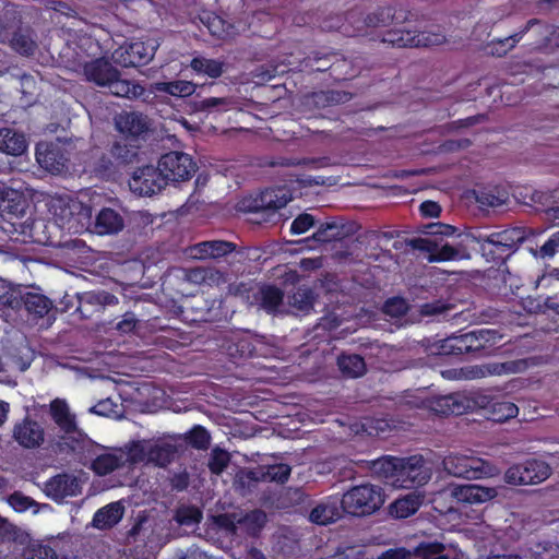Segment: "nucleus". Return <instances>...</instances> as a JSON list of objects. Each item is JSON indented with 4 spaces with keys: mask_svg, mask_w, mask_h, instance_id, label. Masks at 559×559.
I'll list each match as a JSON object with an SVG mask.
<instances>
[{
    "mask_svg": "<svg viewBox=\"0 0 559 559\" xmlns=\"http://www.w3.org/2000/svg\"><path fill=\"white\" fill-rule=\"evenodd\" d=\"M371 469L384 484L394 488H418L430 479V473L420 454L408 457L384 455L372 461Z\"/></svg>",
    "mask_w": 559,
    "mask_h": 559,
    "instance_id": "obj_1",
    "label": "nucleus"
},
{
    "mask_svg": "<svg viewBox=\"0 0 559 559\" xmlns=\"http://www.w3.org/2000/svg\"><path fill=\"white\" fill-rule=\"evenodd\" d=\"M394 19V9L390 5L379 7L366 16L359 8H354L345 13L344 20L336 15L323 22V28L329 31H341L349 36H359L366 33L369 27L389 25Z\"/></svg>",
    "mask_w": 559,
    "mask_h": 559,
    "instance_id": "obj_2",
    "label": "nucleus"
},
{
    "mask_svg": "<svg viewBox=\"0 0 559 559\" xmlns=\"http://www.w3.org/2000/svg\"><path fill=\"white\" fill-rule=\"evenodd\" d=\"M473 239L480 246L483 257L497 265L504 263L524 241L521 228H507L489 235L472 234Z\"/></svg>",
    "mask_w": 559,
    "mask_h": 559,
    "instance_id": "obj_3",
    "label": "nucleus"
},
{
    "mask_svg": "<svg viewBox=\"0 0 559 559\" xmlns=\"http://www.w3.org/2000/svg\"><path fill=\"white\" fill-rule=\"evenodd\" d=\"M383 503V489L372 484L354 486L347 490L341 499L343 512L355 516L372 514L379 510Z\"/></svg>",
    "mask_w": 559,
    "mask_h": 559,
    "instance_id": "obj_4",
    "label": "nucleus"
},
{
    "mask_svg": "<svg viewBox=\"0 0 559 559\" xmlns=\"http://www.w3.org/2000/svg\"><path fill=\"white\" fill-rule=\"evenodd\" d=\"M140 148L141 143L120 136L110 144L107 153L98 157L94 170L102 176L112 175L120 167L135 163Z\"/></svg>",
    "mask_w": 559,
    "mask_h": 559,
    "instance_id": "obj_5",
    "label": "nucleus"
},
{
    "mask_svg": "<svg viewBox=\"0 0 559 559\" xmlns=\"http://www.w3.org/2000/svg\"><path fill=\"white\" fill-rule=\"evenodd\" d=\"M442 464L449 475L465 479L492 476L495 472L491 463L480 457L462 454H449L443 459Z\"/></svg>",
    "mask_w": 559,
    "mask_h": 559,
    "instance_id": "obj_6",
    "label": "nucleus"
},
{
    "mask_svg": "<svg viewBox=\"0 0 559 559\" xmlns=\"http://www.w3.org/2000/svg\"><path fill=\"white\" fill-rule=\"evenodd\" d=\"M445 41L442 33L416 32L404 27H394L386 31L381 43L388 44L393 48H419L439 46Z\"/></svg>",
    "mask_w": 559,
    "mask_h": 559,
    "instance_id": "obj_7",
    "label": "nucleus"
},
{
    "mask_svg": "<svg viewBox=\"0 0 559 559\" xmlns=\"http://www.w3.org/2000/svg\"><path fill=\"white\" fill-rule=\"evenodd\" d=\"M550 465L538 459H528L510 466L504 473V481L509 485H537L549 478Z\"/></svg>",
    "mask_w": 559,
    "mask_h": 559,
    "instance_id": "obj_8",
    "label": "nucleus"
},
{
    "mask_svg": "<svg viewBox=\"0 0 559 559\" xmlns=\"http://www.w3.org/2000/svg\"><path fill=\"white\" fill-rule=\"evenodd\" d=\"M413 249L427 252L430 262L462 261L471 259V252L462 243L450 245L448 242L439 245L437 240L430 238L417 237L409 240Z\"/></svg>",
    "mask_w": 559,
    "mask_h": 559,
    "instance_id": "obj_9",
    "label": "nucleus"
},
{
    "mask_svg": "<svg viewBox=\"0 0 559 559\" xmlns=\"http://www.w3.org/2000/svg\"><path fill=\"white\" fill-rule=\"evenodd\" d=\"M168 186L162 167L144 165L138 167L129 179L130 190L140 197H152L162 192Z\"/></svg>",
    "mask_w": 559,
    "mask_h": 559,
    "instance_id": "obj_10",
    "label": "nucleus"
},
{
    "mask_svg": "<svg viewBox=\"0 0 559 559\" xmlns=\"http://www.w3.org/2000/svg\"><path fill=\"white\" fill-rule=\"evenodd\" d=\"M163 175L169 182H182L192 178L197 171V164L193 158L183 152L171 151L163 154L158 159Z\"/></svg>",
    "mask_w": 559,
    "mask_h": 559,
    "instance_id": "obj_11",
    "label": "nucleus"
},
{
    "mask_svg": "<svg viewBox=\"0 0 559 559\" xmlns=\"http://www.w3.org/2000/svg\"><path fill=\"white\" fill-rule=\"evenodd\" d=\"M158 45L155 40L133 41L116 51L117 61L126 68L146 66L155 56Z\"/></svg>",
    "mask_w": 559,
    "mask_h": 559,
    "instance_id": "obj_12",
    "label": "nucleus"
},
{
    "mask_svg": "<svg viewBox=\"0 0 559 559\" xmlns=\"http://www.w3.org/2000/svg\"><path fill=\"white\" fill-rule=\"evenodd\" d=\"M115 127L122 138L140 143L150 130V123L141 112L122 110L115 116Z\"/></svg>",
    "mask_w": 559,
    "mask_h": 559,
    "instance_id": "obj_13",
    "label": "nucleus"
},
{
    "mask_svg": "<svg viewBox=\"0 0 559 559\" xmlns=\"http://www.w3.org/2000/svg\"><path fill=\"white\" fill-rule=\"evenodd\" d=\"M475 405L474 399L461 392L436 396L429 402L430 409L440 416L463 415L473 409Z\"/></svg>",
    "mask_w": 559,
    "mask_h": 559,
    "instance_id": "obj_14",
    "label": "nucleus"
},
{
    "mask_svg": "<svg viewBox=\"0 0 559 559\" xmlns=\"http://www.w3.org/2000/svg\"><path fill=\"white\" fill-rule=\"evenodd\" d=\"M36 160L47 171L61 174L68 169L70 157L63 145L45 143L36 146Z\"/></svg>",
    "mask_w": 559,
    "mask_h": 559,
    "instance_id": "obj_15",
    "label": "nucleus"
},
{
    "mask_svg": "<svg viewBox=\"0 0 559 559\" xmlns=\"http://www.w3.org/2000/svg\"><path fill=\"white\" fill-rule=\"evenodd\" d=\"M23 288L0 278V318L8 323L15 322L21 317Z\"/></svg>",
    "mask_w": 559,
    "mask_h": 559,
    "instance_id": "obj_16",
    "label": "nucleus"
},
{
    "mask_svg": "<svg viewBox=\"0 0 559 559\" xmlns=\"http://www.w3.org/2000/svg\"><path fill=\"white\" fill-rule=\"evenodd\" d=\"M258 341L249 334L233 333L226 336L222 349L234 364L258 356Z\"/></svg>",
    "mask_w": 559,
    "mask_h": 559,
    "instance_id": "obj_17",
    "label": "nucleus"
},
{
    "mask_svg": "<svg viewBox=\"0 0 559 559\" xmlns=\"http://www.w3.org/2000/svg\"><path fill=\"white\" fill-rule=\"evenodd\" d=\"M13 438L24 449H37L45 440V431L36 420L25 416L14 425Z\"/></svg>",
    "mask_w": 559,
    "mask_h": 559,
    "instance_id": "obj_18",
    "label": "nucleus"
},
{
    "mask_svg": "<svg viewBox=\"0 0 559 559\" xmlns=\"http://www.w3.org/2000/svg\"><path fill=\"white\" fill-rule=\"evenodd\" d=\"M46 493L55 501H62L68 497L81 493L78 478L71 474L62 473L51 477L45 485Z\"/></svg>",
    "mask_w": 559,
    "mask_h": 559,
    "instance_id": "obj_19",
    "label": "nucleus"
},
{
    "mask_svg": "<svg viewBox=\"0 0 559 559\" xmlns=\"http://www.w3.org/2000/svg\"><path fill=\"white\" fill-rule=\"evenodd\" d=\"M290 195L284 188H267L254 200L253 211L263 212L267 215L275 214L278 210L285 207L290 201Z\"/></svg>",
    "mask_w": 559,
    "mask_h": 559,
    "instance_id": "obj_20",
    "label": "nucleus"
},
{
    "mask_svg": "<svg viewBox=\"0 0 559 559\" xmlns=\"http://www.w3.org/2000/svg\"><path fill=\"white\" fill-rule=\"evenodd\" d=\"M236 243L225 240L202 241L189 247V255L193 259H218L236 250Z\"/></svg>",
    "mask_w": 559,
    "mask_h": 559,
    "instance_id": "obj_21",
    "label": "nucleus"
},
{
    "mask_svg": "<svg viewBox=\"0 0 559 559\" xmlns=\"http://www.w3.org/2000/svg\"><path fill=\"white\" fill-rule=\"evenodd\" d=\"M27 203L24 197L16 190L4 186V192L0 195V216L5 221L24 216Z\"/></svg>",
    "mask_w": 559,
    "mask_h": 559,
    "instance_id": "obj_22",
    "label": "nucleus"
},
{
    "mask_svg": "<svg viewBox=\"0 0 559 559\" xmlns=\"http://www.w3.org/2000/svg\"><path fill=\"white\" fill-rule=\"evenodd\" d=\"M540 24L537 19H531L526 24L516 33L504 37L495 38L487 44V50L490 56L504 57L510 50H512L516 44L523 38V36L534 26Z\"/></svg>",
    "mask_w": 559,
    "mask_h": 559,
    "instance_id": "obj_23",
    "label": "nucleus"
},
{
    "mask_svg": "<svg viewBox=\"0 0 559 559\" xmlns=\"http://www.w3.org/2000/svg\"><path fill=\"white\" fill-rule=\"evenodd\" d=\"M83 72L87 81L99 86H107V84L116 78V74H118V70L104 58H98L85 63Z\"/></svg>",
    "mask_w": 559,
    "mask_h": 559,
    "instance_id": "obj_24",
    "label": "nucleus"
},
{
    "mask_svg": "<svg viewBox=\"0 0 559 559\" xmlns=\"http://www.w3.org/2000/svg\"><path fill=\"white\" fill-rule=\"evenodd\" d=\"M453 497L463 503H483L491 500L497 496V491L491 487H484L475 484L456 486L453 491Z\"/></svg>",
    "mask_w": 559,
    "mask_h": 559,
    "instance_id": "obj_25",
    "label": "nucleus"
},
{
    "mask_svg": "<svg viewBox=\"0 0 559 559\" xmlns=\"http://www.w3.org/2000/svg\"><path fill=\"white\" fill-rule=\"evenodd\" d=\"M107 86L110 93L118 97L129 99L142 98L146 100L151 95V93H148V88H145L135 81L121 79L119 72L116 74V78L107 84Z\"/></svg>",
    "mask_w": 559,
    "mask_h": 559,
    "instance_id": "obj_26",
    "label": "nucleus"
},
{
    "mask_svg": "<svg viewBox=\"0 0 559 559\" xmlns=\"http://www.w3.org/2000/svg\"><path fill=\"white\" fill-rule=\"evenodd\" d=\"M500 338L501 335L496 330L479 329L472 331L469 356L480 358L488 355Z\"/></svg>",
    "mask_w": 559,
    "mask_h": 559,
    "instance_id": "obj_27",
    "label": "nucleus"
},
{
    "mask_svg": "<svg viewBox=\"0 0 559 559\" xmlns=\"http://www.w3.org/2000/svg\"><path fill=\"white\" fill-rule=\"evenodd\" d=\"M423 501L424 496L421 493L412 491L392 502L389 512L395 519H407L419 510Z\"/></svg>",
    "mask_w": 559,
    "mask_h": 559,
    "instance_id": "obj_28",
    "label": "nucleus"
},
{
    "mask_svg": "<svg viewBox=\"0 0 559 559\" xmlns=\"http://www.w3.org/2000/svg\"><path fill=\"white\" fill-rule=\"evenodd\" d=\"M52 301L45 295L23 290V301H21V313L25 311L34 318H44L52 309Z\"/></svg>",
    "mask_w": 559,
    "mask_h": 559,
    "instance_id": "obj_29",
    "label": "nucleus"
},
{
    "mask_svg": "<svg viewBox=\"0 0 559 559\" xmlns=\"http://www.w3.org/2000/svg\"><path fill=\"white\" fill-rule=\"evenodd\" d=\"M27 148L25 135L10 128L0 129V151L12 155H22Z\"/></svg>",
    "mask_w": 559,
    "mask_h": 559,
    "instance_id": "obj_30",
    "label": "nucleus"
},
{
    "mask_svg": "<svg viewBox=\"0 0 559 559\" xmlns=\"http://www.w3.org/2000/svg\"><path fill=\"white\" fill-rule=\"evenodd\" d=\"M50 416L61 431L66 433H73L76 431L75 417L70 414L66 401L55 399L50 403Z\"/></svg>",
    "mask_w": 559,
    "mask_h": 559,
    "instance_id": "obj_31",
    "label": "nucleus"
},
{
    "mask_svg": "<svg viewBox=\"0 0 559 559\" xmlns=\"http://www.w3.org/2000/svg\"><path fill=\"white\" fill-rule=\"evenodd\" d=\"M342 507L337 501H328L317 504L310 512L309 520L318 525H328L341 519Z\"/></svg>",
    "mask_w": 559,
    "mask_h": 559,
    "instance_id": "obj_32",
    "label": "nucleus"
},
{
    "mask_svg": "<svg viewBox=\"0 0 559 559\" xmlns=\"http://www.w3.org/2000/svg\"><path fill=\"white\" fill-rule=\"evenodd\" d=\"M288 305L296 311L307 314L314 306L316 294L312 288L302 285L297 286L287 296Z\"/></svg>",
    "mask_w": 559,
    "mask_h": 559,
    "instance_id": "obj_33",
    "label": "nucleus"
},
{
    "mask_svg": "<svg viewBox=\"0 0 559 559\" xmlns=\"http://www.w3.org/2000/svg\"><path fill=\"white\" fill-rule=\"evenodd\" d=\"M195 92V85L188 81L155 82L151 83L148 93L166 94L171 96H189Z\"/></svg>",
    "mask_w": 559,
    "mask_h": 559,
    "instance_id": "obj_34",
    "label": "nucleus"
},
{
    "mask_svg": "<svg viewBox=\"0 0 559 559\" xmlns=\"http://www.w3.org/2000/svg\"><path fill=\"white\" fill-rule=\"evenodd\" d=\"M118 297L106 290H91L86 292L80 298V306L78 310L84 314V307L92 306L94 311H102L106 306L117 305Z\"/></svg>",
    "mask_w": 559,
    "mask_h": 559,
    "instance_id": "obj_35",
    "label": "nucleus"
},
{
    "mask_svg": "<svg viewBox=\"0 0 559 559\" xmlns=\"http://www.w3.org/2000/svg\"><path fill=\"white\" fill-rule=\"evenodd\" d=\"M123 509L119 502L109 503L98 509L93 516V525L99 530H107L115 526L122 518Z\"/></svg>",
    "mask_w": 559,
    "mask_h": 559,
    "instance_id": "obj_36",
    "label": "nucleus"
},
{
    "mask_svg": "<svg viewBox=\"0 0 559 559\" xmlns=\"http://www.w3.org/2000/svg\"><path fill=\"white\" fill-rule=\"evenodd\" d=\"M122 227V217L112 209L104 207L96 216L95 228L100 235L118 233Z\"/></svg>",
    "mask_w": 559,
    "mask_h": 559,
    "instance_id": "obj_37",
    "label": "nucleus"
},
{
    "mask_svg": "<svg viewBox=\"0 0 559 559\" xmlns=\"http://www.w3.org/2000/svg\"><path fill=\"white\" fill-rule=\"evenodd\" d=\"M177 449L174 444L166 442L147 441V462L164 467L175 459Z\"/></svg>",
    "mask_w": 559,
    "mask_h": 559,
    "instance_id": "obj_38",
    "label": "nucleus"
},
{
    "mask_svg": "<svg viewBox=\"0 0 559 559\" xmlns=\"http://www.w3.org/2000/svg\"><path fill=\"white\" fill-rule=\"evenodd\" d=\"M337 367L347 378L361 377L367 370L364 357L358 354H341L337 357Z\"/></svg>",
    "mask_w": 559,
    "mask_h": 559,
    "instance_id": "obj_39",
    "label": "nucleus"
},
{
    "mask_svg": "<svg viewBox=\"0 0 559 559\" xmlns=\"http://www.w3.org/2000/svg\"><path fill=\"white\" fill-rule=\"evenodd\" d=\"M83 432L76 429L73 433L58 436L49 441L51 450L57 454H74L80 449Z\"/></svg>",
    "mask_w": 559,
    "mask_h": 559,
    "instance_id": "obj_40",
    "label": "nucleus"
},
{
    "mask_svg": "<svg viewBox=\"0 0 559 559\" xmlns=\"http://www.w3.org/2000/svg\"><path fill=\"white\" fill-rule=\"evenodd\" d=\"M190 67L197 74H203L215 80L224 73L225 63L216 59L194 57Z\"/></svg>",
    "mask_w": 559,
    "mask_h": 559,
    "instance_id": "obj_41",
    "label": "nucleus"
},
{
    "mask_svg": "<svg viewBox=\"0 0 559 559\" xmlns=\"http://www.w3.org/2000/svg\"><path fill=\"white\" fill-rule=\"evenodd\" d=\"M292 473V467L286 463H275L260 466L257 479L285 484Z\"/></svg>",
    "mask_w": 559,
    "mask_h": 559,
    "instance_id": "obj_42",
    "label": "nucleus"
},
{
    "mask_svg": "<svg viewBox=\"0 0 559 559\" xmlns=\"http://www.w3.org/2000/svg\"><path fill=\"white\" fill-rule=\"evenodd\" d=\"M525 362L523 360H508L503 362H487L481 366V376H502L516 373L524 369Z\"/></svg>",
    "mask_w": 559,
    "mask_h": 559,
    "instance_id": "obj_43",
    "label": "nucleus"
},
{
    "mask_svg": "<svg viewBox=\"0 0 559 559\" xmlns=\"http://www.w3.org/2000/svg\"><path fill=\"white\" fill-rule=\"evenodd\" d=\"M283 299V290L275 285H265L260 289V306L269 313L277 311Z\"/></svg>",
    "mask_w": 559,
    "mask_h": 559,
    "instance_id": "obj_44",
    "label": "nucleus"
},
{
    "mask_svg": "<svg viewBox=\"0 0 559 559\" xmlns=\"http://www.w3.org/2000/svg\"><path fill=\"white\" fill-rule=\"evenodd\" d=\"M122 465L123 462L121 461V457L110 453L98 452L90 467L96 475L105 476Z\"/></svg>",
    "mask_w": 559,
    "mask_h": 559,
    "instance_id": "obj_45",
    "label": "nucleus"
},
{
    "mask_svg": "<svg viewBox=\"0 0 559 559\" xmlns=\"http://www.w3.org/2000/svg\"><path fill=\"white\" fill-rule=\"evenodd\" d=\"M266 523V515L262 510H253L241 516L237 524L245 527L250 536H257Z\"/></svg>",
    "mask_w": 559,
    "mask_h": 559,
    "instance_id": "obj_46",
    "label": "nucleus"
},
{
    "mask_svg": "<svg viewBox=\"0 0 559 559\" xmlns=\"http://www.w3.org/2000/svg\"><path fill=\"white\" fill-rule=\"evenodd\" d=\"M490 414L493 421L504 423L516 417L519 408L513 402L500 400L490 404Z\"/></svg>",
    "mask_w": 559,
    "mask_h": 559,
    "instance_id": "obj_47",
    "label": "nucleus"
},
{
    "mask_svg": "<svg viewBox=\"0 0 559 559\" xmlns=\"http://www.w3.org/2000/svg\"><path fill=\"white\" fill-rule=\"evenodd\" d=\"M342 228L336 222L321 223L312 235V240L318 243H329L342 239Z\"/></svg>",
    "mask_w": 559,
    "mask_h": 559,
    "instance_id": "obj_48",
    "label": "nucleus"
},
{
    "mask_svg": "<svg viewBox=\"0 0 559 559\" xmlns=\"http://www.w3.org/2000/svg\"><path fill=\"white\" fill-rule=\"evenodd\" d=\"M185 442L197 450H206L211 443V436L203 426L195 425L185 435Z\"/></svg>",
    "mask_w": 559,
    "mask_h": 559,
    "instance_id": "obj_49",
    "label": "nucleus"
},
{
    "mask_svg": "<svg viewBox=\"0 0 559 559\" xmlns=\"http://www.w3.org/2000/svg\"><path fill=\"white\" fill-rule=\"evenodd\" d=\"M231 105L229 97H204L194 102L195 109L204 112H222L226 111Z\"/></svg>",
    "mask_w": 559,
    "mask_h": 559,
    "instance_id": "obj_50",
    "label": "nucleus"
},
{
    "mask_svg": "<svg viewBox=\"0 0 559 559\" xmlns=\"http://www.w3.org/2000/svg\"><path fill=\"white\" fill-rule=\"evenodd\" d=\"M80 443V449H78L75 455L83 465L91 466L94 457H96L98 452L102 450V447L84 433Z\"/></svg>",
    "mask_w": 559,
    "mask_h": 559,
    "instance_id": "obj_51",
    "label": "nucleus"
},
{
    "mask_svg": "<svg viewBox=\"0 0 559 559\" xmlns=\"http://www.w3.org/2000/svg\"><path fill=\"white\" fill-rule=\"evenodd\" d=\"M126 461L130 464H138L141 462H147V441L146 440H138L132 441L126 445Z\"/></svg>",
    "mask_w": 559,
    "mask_h": 559,
    "instance_id": "obj_52",
    "label": "nucleus"
},
{
    "mask_svg": "<svg viewBox=\"0 0 559 559\" xmlns=\"http://www.w3.org/2000/svg\"><path fill=\"white\" fill-rule=\"evenodd\" d=\"M230 462V455L226 450L216 448L212 451L207 467L214 475H221Z\"/></svg>",
    "mask_w": 559,
    "mask_h": 559,
    "instance_id": "obj_53",
    "label": "nucleus"
},
{
    "mask_svg": "<svg viewBox=\"0 0 559 559\" xmlns=\"http://www.w3.org/2000/svg\"><path fill=\"white\" fill-rule=\"evenodd\" d=\"M427 352L433 356H455L453 336L430 342L427 345Z\"/></svg>",
    "mask_w": 559,
    "mask_h": 559,
    "instance_id": "obj_54",
    "label": "nucleus"
},
{
    "mask_svg": "<svg viewBox=\"0 0 559 559\" xmlns=\"http://www.w3.org/2000/svg\"><path fill=\"white\" fill-rule=\"evenodd\" d=\"M443 550V544L435 542L420 544L416 552L420 559H450L448 555L442 554Z\"/></svg>",
    "mask_w": 559,
    "mask_h": 559,
    "instance_id": "obj_55",
    "label": "nucleus"
},
{
    "mask_svg": "<svg viewBox=\"0 0 559 559\" xmlns=\"http://www.w3.org/2000/svg\"><path fill=\"white\" fill-rule=\"evenodd\" d=\"M12 48L21 55L29 56L35 50L34 40L25 34L14 33L11 39Z\"/></svg>",
    "mask_w": 559,
    "mask_h": 559,
    "instance_id": "obj_56",
    "label": "nucleus"
},
{
    "mask_svg": "<svg viewBox=\"0 0 559 559\" xmlns=\"http://www.w3.org/2000/svg\"><path fill=\"white\" fill-rule=\"evenodd\" d=\"M408 311V304L402 297L389 298L383 305V312L391 317H402Z\"/></svg>",
    "mask_w": 559,
    "mask_h": 559,
    "instance_id": "obj_57",
    "label": "nucleus"
},
{
    "mask_svg": "<svg viewBox=\"0 0 559 559\" xmlns=\"http://www.w3.org/2000/svg\"><path fill=\"white\" fill-rule=\"evenodd\" d=\"M316 225V218L309 213L299 214L290 225L292 235H301Z\"/></svg>",
    "mask_w": 559,
    "mask_h": 559,
    "instance_id": "obj_58",
    "label": "nucleus"
},
{
    "mask_svg": "<svg viewBox=\"0 0 559 559\" xmlns=\"http://www.w3.org/2000/svg\"><path fill=\"white\" fill-rule=\"evenodd\" d=\"M534 555L536 559H559V545L552 542L538 543Z\"/></svg>",
    "mask_w": 559,
    "mask_h": 559,
    "instance_id": "obj_59",
    "label": "nucleus"
},
{
    "mask_svg": "<svg viewBox=\"0 0 559 559\" xmlns=\"http://www.w3.org/2000/svg\"><path fill=\"white\" fill-rule=\"evenodd\" d=\"M7 502L16 512H24L35 503L31 497L23 495L21 491H14L11 493L7 498Z\"/></svg>",
    "mask_w": 559,
    "mask_h": 559,
    "instance_id": "obj_60",
    "label": "nucleus"
},
{
    "mask_svg": "<svg viewBox=\"0 0 559 559\" xmlns=\"http://www.w3.org/2000/svg\"><path fill=\"white\" fill-rule=\"evenodd\" d=\"M25 559H58V556L50 546L39 544L32 546L27 550Z\"/></svg>",
    "mask_w": 559,
    "mask_h": 559,
    "instance_id": "obj_61",
    "label": "nucleus"
},
{
    "mask_svg": "<svg viewBox=\"0 0 559 559\" xmlns=\"http://www.w3.org/2000/svg\"><path fill=\"white\" fill-rule=\"evenodd\" d=\"M544 39L538 44V49L548 50L559 47V26H546L544 31Z\"/></svg>",
    "mask_w": 559,
    "mask_h": 559,
    "instance_id": "obj_62",
    "label": "nucleus"
},
{
    "mask_svg": "<svg viewBox=\"0 0 559 559\" xmlns=\"http://www.w3.org/2000/svg\"><path fill=\"white\" fill-rule=\"evenodd\" d=\"M451 308L449 304L442 300H433L423 304L420 306V313L426 317L438 316L447 312Z\"/></svg>",
    "mask_w": 559,
    "mask_h": 559,
    "instance_id": "obj_63",
    "label": "nucleus"
},
{
    "mask_svg": "<svg viewBox=\"0 0 559 559\" xmlns=\"http://www.w3.org/2000/svg\"><path fill=\"white\" fill-rule=\"evenodd\" d=\"M456 231V228L449 224L443 223H431L425 226L423 233L429 236H453Z\"/></svg>",
    "mask_w": 559,
    "mask_h": 559,
    "instance_id": "obj_64",
    "label": "nucleus"
}]
</instances>
